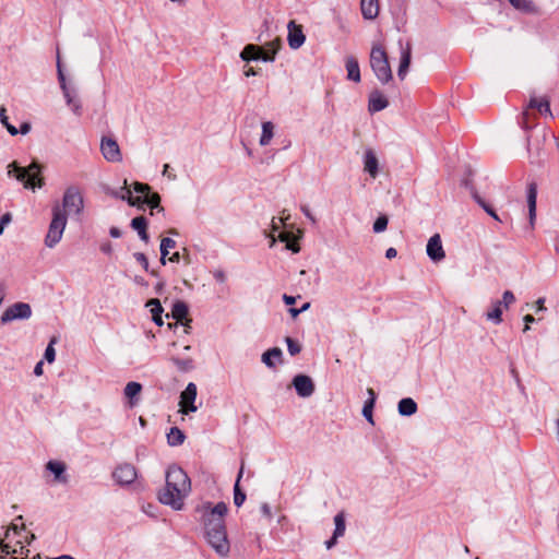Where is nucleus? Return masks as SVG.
<instances>
[{
  "mask_svg": "<svg viewBox=\"0 0 559 559\" xmlns=\"http://www.w3.org/2000/svg\"><path fill=\"white\" fill-rule=\"evenodd\" d=\"M197 511L201 513L207 543L219 556H227L230 546L225 526V515L228 511L226 503L218 502L212 507L211 502H206L198 507Z\"/></svg>",
  "mask_w": 559,
  "mask_h": 559,
  "instance_id": "f257e3e1",
  "label": "nucleus"
},
{
  "mask_svg": "<svg viewBox=\"0 0 559 559\" xmlns=\"http://www.w3.org/2000/svg\"><path fill=\"white\" fill-rule=\"evenodd\" d=\"M41 170L43 167L37 162L31 163L27 167H21L16 162H12L8 166V175L12 176L14 173L15 178L23 182L24 188L33 191L45 185Z\"/></svg>",
  "mask_w": 559,
  "mask_h": 559,
  "instance_id": "f03ea898",
  "label": "nucleus"
},
{
  "mask_svg": "<svg viewBox=\"0 0 559 559\" xmlns=\"http://www.w3.org/2000/svg\"><path fill=\"white\" fill-rule=\"evenodd\" d=\"M369 61L374 75L382 84L392 81L393 74L389 63V57L381 45L372 46Z\"/></svg>",
  "mask_w": 559,
  "mask_h": 559,
  "instance_id": "7ed1b4c3",
  "label": "nucleus"
},
{
  "mask_svg": "<svg viewBox=\"0 0 559 559\" xmlns=\"http://www.w3.org/2000/svg\"><path fill=\"white\" fill-rule=\"evenodd\" d=\"M528 109H537L538 112L543 116H548L552 118V112L550 109V102L547 97H543L542 99H537L536 97H531L526 109L522 112L519 123L522 129L525 131L531 130L536 124V115H533L528 111Z\"/></svg>",
  "mask_w": 559,
  "mask_h": 559,
  "instance_id": "20e7f679",
  "label": "nucleus"
},
{
  "mask_svg": "<svg viewBox=\"0 0 559 559\" xmlns=\"http://www.w3.org/2000/svg\"><path fill=\"white\" fill-rule=\"evenodd\" d=\"M67 226V216L64 211L61 210L59 204L52 207V219L49 224L48 233L45 237V245L48 248H53L62 238L63 231Z\"/></svg>",
  "mask_w": 559,
  "mask_h": 559,
  "instance_id": "39448f33",
  "label": "nucleus"
},
{
  "mask_svg": "<svg viewBox=\"0 0 559 559\" xmlns=\"http://www.w3.org/2000/svg\"><path fill=\"white\" fill-rule=\"evenodd\" d=\"M188 495H181V489L166 481L164 489L158 492V500L165 506L179 511L183 508V500Z\"/></svg>",
  "mask_w": 559,
  "mask_h": 559,
  "instance_id": "423d86ee",
  "label": "nucleus"
},
{
  "mask_svg": "<svg viewBox=\"0 0 559 559\" xmlns=\"http://www.w3.org/2000/svg\"><path fill=\"white\" fill-rule=\"evenodd\" d=\"M84 207L83 197L78 187L71 186L67 188L62 199V207L66 216L68 214L80 215Z\"/></svg>",
  "mask_w": 559,
  "mask_h": 559,
  "instance_id": "0eeeda50",
  "label": "nucleus"
},
{
  "mask_svg": "<svg viewBox=\"0 0 559 559\" xmlns=\"http://www.w3.org/2000/svg\"><path fill=\"white\" fill-rule=\"evenodd\" d=\"M166 481L179 487L181 495H189L191 491V480L187 473L178 465L171 464L166 471Z\"/></svg>",
  "mask_w": 559,
  "mask_h": 559,
  "instance_id": "6e6552de",
  "label": "nucleus"
},
{
  "mask_svg": "<svg viewBox=\"0 0 559 559\" xmlns=\"http://www.w3.org/2000/svg\"><path fill=\"white\" fill-rule=\"evenodd\" d=\"M32 316V308L26 302H15L12 306L8 307L2 316H1V323L5 324L13 320H27Z\"/></svg>",
  "mask_w": 559,
  "mask_h": 559,
  "instance_id": "1a4fd4ad",
  "label": "nucleus"
},
{
  "mask_svg": "<svg viewBox=\"0 0 559 559\" xmlns=\"http://www.w3.org/2000/svg\"><path fill=\"white\" fill-rule=\"evenodd\" d=\"M138 477L136 468L130 463L119 464L112 472L114 480L120 486H129Z\"/></svg>",
  "mask_w": 559,
  "mask_h": 559,
  "instance_id": "9d476101",
  "label": "nucleus"
},
{
  "mask_svg": "<svg viewBox=\"0 0 559 559\" xmlns=\"http://www.w3.org/2000/svg\"><path fill=\"white\" fill-rule=\"evenodd\" d=\"M189 314V307L188 305L182 300H176L171 308V313L166 314V318L171 317L176 320V323L171 324L169 323V329H173L174 326H177L178 323L183 324L186 328H189V323L191 322V319H188Z\"/></svg>",
  "mask_w": 559,
  "mask_h": 559,
  "instance_id": "9b49d317",
  "label": "nucleus"
},
{
  "mask_svg": "<svg viewBox=\"0 0 559 559\" xmlns=\"http://www.w3.org/2000/svg\"><path fill=\"white\" fill-rule=\"evenodd\" d=\"M292 384L295 388L297 395L300 397H309L314 392V383L307 374L300 373L295 376Z\"/></svg>",
  "mask_w": 559,
  "mask_h": 559,
  "instance_id": "f8f14e48",
  "label": "nucleus"
},
{
  "mask_svg": "<svg viewBox=\"0 0 559 559\" xmlns=\"http://www.w3.org/2000/svg\"><path fill=\"white\" fill-rule=\"evenodd\" d=\"M197 399V385L193 382L188 383L180 395V407L183 414L197 411L194 401Z\"/></svg>",
  "mask_w": 559,
  "mask_h": 559,
  "instance_id": "ddd939ff",
  "label": "nucleus"
},
{
  "mask_svg": "<svg viewBox=\"0 0 559 559\" xmlns=\"http://www.w3.org/2000/svg\"><path fill=\"white\" fill-rule=\"evenodd\" d=\"M100 151L108 162H120L122 159L119 145L117 141L111 138L102 139Z\"/></svg>",
  "mask_w": 559,
  "mask_h": 559,
  "instance_id": "4468645a",
  "label": "nucleus"
},
{
  "mask_svg": "<svg viewBox=\"0 0 559 559\" xmlns=\"http://www.w3.org/2000/svg\"><path fill=\"white\" fill-rule=\"evenodd\" d=\"M287 27H288L287 41H288L289 47L292 49L300 48L306 40V36L304 34L302 26L296 24L295 21H289Z\"/></svg>",
  "mask_w": 559,
  "mask_h": 559,
  "instance_id": "2eb2a0df",
  "label": "nucleus"
},
{
  "mask_svg": "<svg viewBox=\"0 0 559 559\" xmlns=\"http://www.w3.org/2000/svg\"><path fill=\"white\" fill-rule=\"evenodd\" d=\"M427 255L433 262H440L444 259L445 253L442 247L441 237L439 234H435L430 237L427 243Z\"/></svg>",
  "mask_w": 559,
  "mask_h": 559,
  "instance_id": "dca6fc26",
  "label": "nucleus"
},
{
  "mask_svg": "<svg viewBox=\"0 0 559 559\" xmlns=\"http://www.w3.org/2000/svg\"><path fill=\"white\" fill-rule=\"evenodd\" d=\"M389 106V102L385 96L379 91L373 90L369 94L368 110L370 112H378L385 109Z\"/></svg>",
  "mask_w": 559,
  "mask_h": 559,
  "instance_id": "f3484780",
  "label": "nucleus"
},
{
  "mask_svg": "<svg viewBox=\"0 0 559 559\" xmlns=\"http://www.w3.org/2000/svg\"><path fill=\"white\" fill-rule=\"evenodd\" d=\"M464 186L469 189L472 198L488 215H490L495 221L501 222V218L493 210V207L478 194L477 190L472 185H469L467 180H464Z\"/></svg>",
  "mask_w": 559,
  "mask_h": 559,
  "instance_id": "a211bd4d",
  "label": "nucleus"
},
{
  "mask_svg": "<svg viewBox=\"0 0 559 559\" xmlns=\"http://www.w3.org/2000/svg\"><path fill=\"white\" fill-rule=\"evenodd\" d=\"M527 206H528V218L530 224L533 227L536 218V199H537V185L531 182L527 186L526 191Z\"/></svg>",
  "mask_w": 559,
  "mask_h": 559,
  "instance_id": "6ab92c4d",
  "label": "nucleus"
},
{
  "mask_svg": "<svg viewBox=\"0 0 559 559\" xmlns=\"http://www.w3.org/2000/svg\"><path fill=\"white\" fill-rule=\"evenodd\" d=\"M261 360L267 368L273 369L276 361L283 364V352L280 347H272L262 354Z\"/></svg>",
  "mask_w": 559,
  "mask_h": 559,
  "instance_id": "aec40b11",
  "label": "nucleus"
},
{
  "mask_svg": "<svg viewBox=\"0 0 559 559\" xmlns=\"http://www.w3.org/2000/svg\"><path fill=\"white\" fill-rule=\"evenodd\" d=\"M411 61H412V46L409 43H407L406 47L402 48V51H401L400 66L397 69V76L400 78V80L405 79V76L408 72L409 66H411Z\"/></svg>",
  "mask_w": 559,
  "mask_h": 559,
  "instance_id": "412c9836",
  "label": "nucleus"
},
{
  "mask_svg": "<svg viewBox=\"0 0 559 559\" xmlns=\"http://www.w3.org/2000/svg\"><path fill=\"white\" fill-rule=\"evenodd\" d=\"M139 204H135L140 210H144V205L150 206L152 210L163 211L164 207L160 205V197L157 192L151 191L145 198L138 197Z\"/></svg>",
  "mask_w": 559,
  "mask_h": 559,
  "instance_id": "4be33fe9",
  "label": "nucleus"
},
{
  "mask_svg": "<svg viewBox=\"0 0 559 559\" xmlns=\"http://www.w3.org/2000/svg\"><path fill=\"white\" fill-rule=\"evenodd\" d=\"M147 219L145 216H136L134 218H132L131 221V227L138 231L139 234V237L141 240H143L144 242H148L150 240V237H148V234H147Z\"/></svg>",
  "mask_w": 559,
  "mask_h": 559,
  "instance_id": "5701e85b",
  "label": "nucleus"
},
{
  "mask_svg": "<svg viewBox=\"0 0 559 559\" xmlns=\"http://www.w3.org/2000/svg\"><path fill=\"white\" fill-rule=\"evenodd\" d=\"M240 58L243 61H258L262 58V47L253 44H248L240 52Z\"/></svg>",
  "mask_w": 559,
  "mask_h": 559,
  "instance_id": "b1692460",
  "label": "nucleus"
},
{
  "mask_svg": "<svg viewBox=\"0 0 559 559\" xmlns=\"http://www.w3.org/2000/svg\"><path fill=\"white\" fill-rule=\"evenodd\" d=\"M361 14L366 20H373L379 13L378 0H361Z\"/></svg>",
  "mask_w": 559,
  "mask_h": 559,
  "instance_id": "393cba45",
  "label": "nucleus"
},
{
  "mask_svg": "<svg viewBox=\"0 0 559 559\" xmlns=\"http://www.w3.org/2000/svg\"><path fill=\"white\" fill-rule=\"evenodd\" d=\"M364 164H365V170L372 178H376L378 176V171H379V168H378L379 163H378V158H377L376 154L371 150L366 151L365 156H364Z\"/></svg>",
  "mask_w": 559,
  "mask_h": 559,
  "instance_id": "a878e982",
  "label": "nucleus"
},
{
  "mask_svg": "<svg viewBox=\"0 0 559 559\" xmlns=\"http://www.w3.org/2000/svg\"><path fill=\"white\" fill-rule=\"evenodd\" d=\"M345 67L347 70V79L354 82H360V69L357 59L353 56L346 58Z\"/></svg>",
  "mask_w": 559,
  "mask_h": 559,
  "instance_id": "bb28decb",
  "label": "nucleus"
},
{
  "mask_svg": "<svg viewBox=\"0 0 559 559\" xmlns=\"http://www.w3.org/2000/svg\"><path fill=\"white\" fill-rule=\"evenodd\" d=\"M417 409V403L412 397H404L397 404V411L401 416H412Z\"/></svg>",
  "mask_w": 559,
  "mask_h": 559,
  "instance_id": "cd10ccee",
  "label": "nucleus"
},
{
  "mask_svg": "<svg viewBox=\"0 0 559 559\" xmlns=\"http://www.w3.org/2000/svg\"><path fill=\"white\" fill-rule=\"evenodd\" d=\"M46 468L55 475L56 480L60 483H67V477L64 476L66 464L60 461H49L46 464Z\"/></svg>",
  "mask_w": 559,
  "mask_h": 559,
  "instance_id": "c85d7f7f",
  "label": "nucleus"
},
{
  "mask_svg": "<svg viewBox=\"0 0 559 559\" xmlns=\"http://www.w3.org/2000/svg\"><path fill=\"white\" fill-rule=\"evenodd\" d=\"M146 306L151 307L152 320L154 321V323L158 326H162L164 323L163 318H162L164 309L162 307L159 299H157V298L150 299L147 301Z\"/></svg>",
  "mask_w": 559,
  "mask_h": 559,
  "instance_id": "c756f323",
  "label": "nucleus"
},
{
  "mask_svg": "<svg viewBox=\"0 0 559 559\" xmlns=\"http://www.w3.org/2000/svg\"><path fill=\"white\" fill-rule=\"evenodd\" d=\"M110 194L117 199L126 200L131 206L139 204V198L132 197V191L127 187V180H124V186L120 190L111 191Z\"/></svg>",
  "mask_w": 559,
  "mask_h": 559,
  "instance_id": "7c9ffc66",
  "label": "nucleus"
},
{
  "mask_svg": "<svg viewBox=\"0 0 559 559\" xmlns=\"http://www.w3.org/2000/svg\"><path fill=\"white\" fill-rule=\"evenodd\" d=\"M503 308L502 302L495 300L492 302V309L486 313V319L495 324H500L502 322Z\"/></svg>",
  "mask_w": 559,
  "mask_h": 559,
  "instance_id": "2f4dec72",
  "label": "nucleus"
},
{
  "mask_svg": "<svg viewBox=\"0 0 559 559\" xmlns=\"http://www.w3.org/2000/svg\"><path fill=\"white\" fill-rule=\"evenodd\" d=\"M186 435L178 427H171L167 433V443L170 447H178L185 442Z\"/></svg>",
  "mask_w": 559,
  "mask_h": 559,
  "instance_id": "473e14b6",
  "label": "nucleus"
},
{
  "mask_svg": "<svg viewBox=\"0 0 559 559\" xmlns=\"http://www.w3.org/2000/svg\"><path fill=\"white\" fill-rule=\"evenodd\" d=\"M62 93L66 98L67 105L69 107H71V109L73 110V112L75 115H81V109H82L81 103L76 98V96L72 93V91L69 87H67L66 90H62Z\"/></svg>",
  "mask_w": 559,
  "mask_h": 559,
  "instance_id": "72a5a7b5",
  "label": "nucleus"
},
{
  "mask_svg": "<svg viewBox=\"0 0 559 559\" xmlns=\"http://www.w3.org/2000/svg\"><path fill=\"white\" fill-rule=\"evenodd\" d=\"M274 136V124L271 121H265L262 123V134L260 138V145L266 146L270 144L272 138Z\"/></svg>",
  "mask_w": 559,
  "mask_h": 559,
  "instance_id": "f704fd0d",
  "label": "nucleus"
},
{
  "mask_svg": "<svg viewBox=\"0 0 559 559\" xmlns=\"http://www.w3.org/2000/svg\"><path fill=\"white\" fill-rule=\"evenodd\" d=\"M270 46H275L274 49L272 50V52L269 51L266 48L262 47V58H260V60H262L263 62L274 61L275 56L282 46V41L280 38H276V39L270 41Z\"/></svg>",
  "mask_w": 559,
  "mask_h": 559,
  "instance_id": "c9c22d12",
  "label": "nucleus"
},
{
  "mask_svg": "<svg viewBox=\"0 0 559 559\" xmlns=\"http://www.w3.org/2000/svg\"><path fill=\"white\" fill-rule=\"evenodd\" d=\"M142 391V385L139 382L131 381L124 388V395L130 400L131 405H134L133 399L136 397Z\"/></svg>",
  "mask_w": 559,
  "mask_h": 559,
  "instance_id": "e433bc0d",
  "label": "nucleus"
},
{
  "mask_svg": "<svg viewBox=\"0 0 559 559\" xmlns=\"http://www.w3.org/2000/svg\"><path fill=\"white\" fill-rule=\"evenodd\" d=\"M171 361L177 367V369L181 372H189L194 368V364L191 358L173 357Z\"/></svg>",
  "mask_w": 559,
  "mask_h": 559,
  "instance_id": "4c0bfd02",
  "label": "nucleus"
},
{
  "mask_svg": "<svg viewBox=\"0 0 559 559\" xmlns=\"http://www.w3.org/2000/svg\"><path fill=\"white\" fill-rule=\"evenodd\" d=\"M510 4L522 12L531 13L534 12L535 5L531 0H508Z\"/></svg>",
  "mask_w": 559,
  "mask_h": 559,
  "instance_id": "58836bf2",
  "label": "nucleus"
},
{
  "mask_svg": "<svg viewBox=\"0 0 559 559\" xmlns=\"http://www.w3.org/2000/svg\"><path fill=\"white\" fill-rule=\"evenodd\" d=\"M334 524L335 530L333 534L335 535V537H342L346 530L345 515L343 512H340L334 516Z\"/></svg>",
  "mask_w": 559,
  "mask_h": 559,
  "instance_id": "ea45409f",
  "label": "nucleus"
},
{
  "mask_svg": "<svg viewBox=\"0 0 559 559\" xmlns=\"http://www.w3.org/2000/svg\"><path fill=\"white\" fill-rule=\"evenodd\" d=\"M56 343H57V338L52 337L50 340L49 344L47 345L46 349H45L44 358L49 364L53 362L55 359H56V350H55V347H53V345Z\"/></svg>",
  "mask_w": 559,
  "mask_h": 559,
  "instance_id": "a19ab883",
  "label": "nucleus"
},
{
  "mask_svg": "<svg viewBox=\"0 0 559 559\" xmlns=\"http://www.w3.org/2000/svg\"><path fill=\"white\" fill-rule=\"evenodd\" d=\"M388 223L389 219L386 215L378 216L372 226L373 231L377 234L384 231L388 227Z\"/></svg>",
  "mask_w": 559,
  "mask_h": 559,
  "instance_id": "79ce46f5",
  "label": "nucleus"
},
{
  "mask_svg": "<svg viewBox=\"0 0 559 559\" xmlns=\"http://www.w3.org/2000/svg\"><path fill=\"white\" fill-rule=\"evenodd\" d=\"M285 342L287 344L288 353L295 356L301 352V345L294 338L286 336Z\"/></svg>",
  "mask_w": 559,
  "mask_h": 559,
  "instance_id": "37998d69",
  "label": "nucleus"
},
{
  "mask_svg": "<svg viewBox=\"0 0 559 559\" xmlns=\"http://www.w3.org/2000/svg\"><path fill=\"white\" fill-rule=\"evenodd\" d=\"M0 121L7 128L8 132L11 135L19 134V130L14 126L9 123L8 116L5 115V109L4 108H1V110H0Z\"/></svg>",
  "mask_w": 559,
  "mask_h": 559,
  "instance_id": "c03bdc74",
  "label": "nucleus"
},
{
  "mask_svg": "<svg viewBox=\"0 0 559 559\" xmlns=\"http://www.w3.org/2000/svg\"><path fill=\"white\" fill-rule=\"evenodd\" d=\"M132 187L133 191L139 194L138 197L142 198H145L152 191L151 187L147 183L143 182L136 181L132 185Z\"/></svg>",
  "mask_w": 559,
  "mask_h": 559,
  "instance_id": "a18cd8bd",
  "label": "nucleus"
},
{
  "mask_svg": "<svg viewBox=\"0 0 559 559\" xmlns=\"http://www.w3.org/2000/svg\"><path fill=\"white\" fill-rule=\"evenodd\" d=\"M515 301V296L511 290H506L502 295V299L499 302H502V306L508 309Z\"/></svg>",
  "mask_w": 559,
  "mask_h": 559,
  "instance_id": "49530a36",
  "label": "nucleus"
},
{
  "mask_svg": "<svg viewBox=\"0 0 559 559\" xmlns=\"http://www.w3.org/2000/svg\"><path fill=\"white\" fill-rule=\"evenodd\" d=\"M134 259L142 265V267L148 272V260L143 252H135L133 254Z\"/></svg>",
  "mask_w": 559,
  "mask_h": 559,
  "instance_id": "de8ad7c7",
  "label": "nucleus"
},
{
  "mask_svg": "<svg viewBox=\"0 0 559 559\" xmlns=\"http://www.w3.org/2000/svg\"><path fill=\"white\" fill-rule=\"evenodd\" d=\"M57 70H58V81L60 83L61 90H66L68 87L64 73L62 71L61 64L58 61L57 63Z\"/></svg>",
  "mask_w": 559,
  "mask_h": 559,
  "instance_id": "09e8293b",
  "label": "nucleus"
},
{
  "mask_svg": "<svg viewBox=\"0 0 559 559\" xmlns=\"http://www.w3.org/2000/svg\"><path fill=\"white\" fill-rule=\"evenodd\" d=\"M246 500V493L243 491L234 492V503L236 507H241Z\"/></svg>",
  "mask_w": 559,
  "mask_h": 559,
  "instance_id": "8fccbe9b",
  "label": "nucleus"
},
{
  "mask_svg": "<svg viewBox=\"0 0 559 559\" xmlns=\"http://www.w3.org/2000/svg\"><path fill=\"white\" fill-rule=\"evenodd\" d=\"M160 246L163 249H173L176 247V241L173 238L165 237L160 240Z\"/></svg>",
  "mask_w": 559,
  "mask_h": 559,
  "instance_id": "3c124183",
  "label": "nucleus"
},
{
  "mask_svg": "<svg viewBox=\"0 0 559 559\" xmlns=\"http://www.w3.org/2000/svg\"><path fill=\"white\" fill-rule=\"evenodd\" d=\"M260 510L264 518H266L267 520L272 519V511H271V507L269 506V503H266V502L262 503Z\"/></svg>",
  "mask_w": 559,
  "mask_h": 559,
  "instance_id": "603ef678",
  "label": "nucleus"
},
{
  "mask_svg": "<svg viewBox=\"0 0 559 559\" xmlns=\"http://www.w3.org/2000/svg\"><path fill=\"white\" fill-rule=\"evenodd\" d=\"M301 211L305 214V216L313 224H317V218L312 215L310 212V209L307 205L301 206Z\"/></svg>",
  "mask_w": 559,
  "mask_h": 559,
  "instance_id": "864d4df0",
  "label": "nucleus"
},
{
  "mask_svg": "<svg viewBox=\"0 0 559 559\" xmlns=\"http://www.w3.org/2000/svg\"><path fill=\"white\" fill-rule=\"evenodd\" d=\"M372 413H373V408H365V407H362V416H364V417L366 418V420H367L368 423H370L371 425H373V424H374Z\"/></svg>",
  "mask_w": 559,
  "mask_h": 559,
  "instance_id": "5fc2aeb1",
  "label": "nucleus"
},
{
  "mask_svg": "<svg viewBox=\"0 0 559 559\" xmlns=\"http://www.w3.org/2000/svg\"><path fill=\"white\" fill-rule=\"evenodd\" d=\"M242 474H243V465H241V467L239 469V473L237 475V479H236V483L234 485V492L242 491L241 488H240V479L242 477Z\"/></svg>",
  "mask_w": 559,
  "mask_h": 559,
  "instance_id": "6e6d98bb",
  "label": "nucleus"
},
{
  "mask_svg": "<svg viewBox=\"0 0 559 559\" xmlns=\"http://www.w3.org/2000/svg\"><path fill=\"white\" fill-rule=\"evenodd\" d=\"M523 320L525 322L523 332H527L530 330V324L535 322V318L532 314H526L524 316Z\"/></svg>",
  "mask_w": 559,
  "mask_h": 559,
  "instance_id": "4d7b16f0",
  "label": "nucleus"
},
{
  "mask_svg": "<svg viewBox=\"0 0 559 559\" xmlns=\"http://www.w3.org/2000/svg\"><path fill=\"white\" fill-rule=\"evenodd\" d=\"M12 221V215L11 213H4L1 218H0V225L2 226V228L4 229V226L8 225L10 222Z\"/></svg>",
  "mask_w": 559,
  "mask_h": 559,
  "instance_id": "13d9d810",
  "label": "nucleus"
},
{
  "mask_svg": "<svg viewBox=\"0 0 559 559\" xmlns=\"http://www.w3.org/2000/svg\"><path fill=\"white\" fill-rule=\"evenodd\" d=\"M535 307H536V311H545L546 310V307H545V298L544 297H540L536 300L535 302Z\"/></svg>",
  "mask_w": 559,
  "mask_h": 559,
  "instance_id": "bf43d9fd",
  "label": "nucleus"
},
{
  "mask_svg": "<svg viewBox=\"0 0 559 559\" xmlns=\"http://www.w3.org/2000/svg\"><path fill=\"white\" fill-rule=\"evenodd\" d=\"M214 278L219 283H224L226 280V275L222 270H217L214 272Z\"/></svg>",
  "mask_w": 559,
  "mask_h": 559,
  "instance_id": "052dcab7",
  "label": "nucleus"
},
{
  "mask_svg": "<svg viewBox=\"0 0 559 559\" xmlns=\"http://www.w3.org/2000/svg\"><path fill=\"white\" fill-rule=\"evenodd\" d=\"M17 130H19V133H21V134H27L31 131V124L27 122H23L20 126V129H17Z\"/></svg>",
  "mask_w": 559,
  "mask_h": 559,
  "instance_id": "680f3d73",
  "label": "nucleus"
},
{
  "mask_svg": "<svg viewBox=\"0 0 559 559\" xmlns=\"http://www.w3.org/2000/svg\"><path fill=\"white\" fill-rule=\"evenodd\" d=\"M283 300H284V302L287 306H290V305H294L296 302V297L284 294L283 295Z\"/></svg>",
  "mask_w": 559,
  "mask_h": 559,
  "instance_id": "e2e57ef3",
  "label": "nucleus"
},
{
  "mask_svg": "<svg viewBox=\"0 0 559 559\" xmlns=\"http://www.w3.org/2000/svg\"><path fill=\"white\" fill-rule=\"evenodd\" d=\"M163 175L167 176L170 180H175L176 179V175L169 173V165L168 164L164 165Z\"/></svg>",
  "mask_w": 559,
  "mask_h": 559,
  "instance_id": "0e129e2a",
  "label": "nucleus"
},
{
  "mask_svg": "<svg viewBox=\"0 0 559 559\" xmlns=\"http://www.w3.org/2000/svg\"><path fill=\"white\" fill-rule=\"evenodd\" d=\"M337 538L338 537H335V535L333 534V536L325 542L326 548L331 549L332 547H334L336 545V543H337Z\"/></svg>",
  "mask_w": 559,
  "mask_h": 559,
  "instance_id": "69168bd1",
  "label": "nucleus"
},
{
  "mask_svg": "<svg viewBox=\"0 0 559 559\" xmlns=\"http://www.w3.org/2000/svg\"><path fill=\"white\" fill-rule=\"evenodd\" d=\"M109 235L112 237V238H119L121 237V230L118 228V227H111L109 229Z\"/></svg>",
  "mask_w": 559,
  "mask_h": 559,
  "instance_id": "338daca9",
  "label": "nucleus"
},
{
  "mask_svg": "<svg viewBox=\"0 0 559 559\" xmlns=\"http://www.w3.org/2000/svg\"><path fill=\"white\" fill-rule=\"evenodd\" d=\"M43 366H44V362L43 361H39L36 364L35 368H34V374L39 377L43 374Z\"/></svg>",
  "mask_w": 559,
  "mask_h": 559,
  "instance_id": "774afa93",
  "label": "nucleus"
}]
</instances>
